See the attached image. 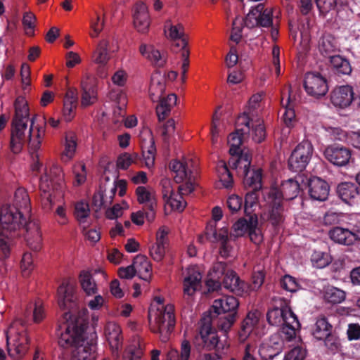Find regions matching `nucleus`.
I'll return each mask as SVG.
<instances>
[{"label":"nucleus","instance_id":"obj_1","mask_svg":"<svg viewBox=\"0 0 360 360\" xmlns=\"http://www.w3.org/2000/svg\"><path fill=\"white\" fill-rule=\"evenodd\" d=\"M58 295L60 308L68 309L59 321L57 329L59 346L72 349V360H95L96 335L91 334L89 341L85 338L89 326L88 315L86 311H79L76 316L72 314L77 308L74 285L69 280H63L58 288Z\"/></svg>","mask_w":360,"mask_h":360},{"label":"nucleus","instance_id":"obj_2","mask_svg":"<svg viewBox=\"0 0 360 360\" xmlns=\"http://www.w3.org/2000/svg\"><path fill=\"white\" fill-rule=\"evenodd\" d=\"M25 214L9 204L4 205L0 211V253L4 257H9L13 238L25 233L29 221Z\"/></svg>","mask_w":360,"mask_h":360},{"label":"nucleus","instance_id":"obj_3","mask_svg":"<svg viewBox=\"0 0 360 360\" xmlns=\"http://www.w3.org/2000/svg\"><path fill=\"white\" fill-rule=\"evenodd\" d=\"M27 130V123L12 122L10 146L13 153H19L27 141H28L30 147L34 151H37L40 148L45 135L44 127H36L34 128V119L32 118L30 128L27 131V136H26L25 131Z\"/></svg>","mask_w":360,"mask_h":360},{"label":"nucleus","instance_id":"obj_4","mask_svg":"<svg viewBox=\"0 0 360 360\" xmlns=\"http://www.w3.org/2000/svg\"><path fill=\"white\" fill-rule=\"evenodd\" d=\"M154 301L162 307L157 308L154 314V324L151 323L152 312L150 310L148 312L150 330L153 333H160L161 340L165 342L175 326L174 307L172 304L164 307V298L161 297H155Z\"/></svg>","mask_w":360,"mask_h":360},{"label":"nucleus","instance_id":"obj_5","mask_svg":"<svg viewBox=\"0 0 360 360\" xmlns=\"http://www.w3.org/2000/svg\"><path fill=\"white\" fill-rule=\"evenodd\" d=\"M239 302L233 296H223L216 299L212 304L214 313L221 316L217 326L224 333L231 328L236 320Z\"/></svg>","mask_w":360,"mask_h":360},{"label":"nucleus","instance_id":"obj_6","mask_svg":"<svg viewBox=\"0 0 360 360\" xmlns=\"http://www.w3.org/2000/svg\"><path fill=\"white\" fill-rule=\"evenodd\" d=\"M266 207L260 214L261 223H268L274 234H277L285 220L284 206L276 199L277 191H267Z\"/></svg>","mask_w":360,"mask_h":360},{"label":"nucleus","instance_id":"obj_7","mask_svg":"<svg viewBox=\"0 0 360 360\" xmlns=\"http://www.w3.org/2000/svg\"><path fill=\"white\" fill-rule=\"evenodd\" d=\"M193 345L197 350H215L216 352L223 351L226 347L224 341L219 340L217 332L210 323H204L200 328L199 333L193 339Z\"/></svg>","mask_w":360,"mask_h":360},{"label":"nucleus","instance_id":"obj_8","mask_svg":"<svg viewBox=\"0 0 360 360\" xmlns=\"http://www.w3.org/2000/svg\"><path fill=\"white\" fill-rule=\"evenodd\" d=\"M168 29L169 33L167 37L174 41V45L181 48V75L183 80L185 79L186 74L189 67V51L187 49L188 41L187 37L184 33V26L179 23L172 25L170 20L165 22V30Z\"/></svg>","mask_w":360,"mask_h":360},{"label":"nucleus","instance_id":"obj_9","mask_svg":"<svg viewBox=\"0 0 360 360\" xmlns=\"http://www.w3.org/2000/svg\"><path fill=\"white\" fill-rule=\"evenodd\" d=\"M313 153V146L308 141L300 143L292 151L288 159V168L294 172H302L309 164Z\"/></svg>","mask_w":360,"mask_h":360},{"label":"nucleus","instance_id":"obj_10","mask_svg":"<svg viewBox=\"0 0 360 360\" xmlns=\"http://www.w3.org/2000/svg\"><path fill=\"white\" fill-rule=\"evenodd\" d=\"M64 174L62 169L58 165H53L49 172L46 171L41 176L39 181V188L44 193L47 202L51 204V189H58L63 184Z\"/></svg>","mask_w":360,"mask_h":360},{"label":"nucleus","instance_id":"obj_11","mask_svg":"<svg viewBox=\"0 0 360 360\" xmlns=\"http://www.w3.org/2000/svg\"><path fill=\"white\" fill-rule=\"evenodd\" d=\"M304 88L308 95L317 98L324 96L328 91L326 78L321 73L314 72L305 75Z\"/></svg>","mask_w":360,"mask_h":360},{"label":"nucleus","instance_id":"obj_12","mask_svg":"<svg viewBox=\"0 0 360 360\" xmlns=\"http://www.w3.org/2000/svg\"><path fill=\"white\" fill-rule=\"evenodd\" d=\"M295 315L289 306L288 301L284 298H278L275 300V304L272 308L269 309L266 313V320L271 326H281L288 316Z\"/></svg>","mask_w":360,"mask_h":360},{"label":"nucleus","instance_id":"obj_13","mask_svg":"<svg viewBox=\"0 0 360 360\" xmlns=\"http://www.w3.org/2000/svg\"><path fill=\"white\" fill-rule=\"evenodd\" d=\"M272 11L265 8L263 4L252 8L245 17V23L248 27H269L273 24Z\"/></svg>","mask_w":360,"mask_h":360},{"label":"nucleus","instance_id":"obj_14","mask_svg":"<svg viewBox=\"0 0 360 360\" xmlns=\"http://www.w3.org/2000/svg\"><path fill=\"white\" fill-rule=\"evenodd\" d=\"M169 169L176 174L174 180L176 183L179 184L186 180L184 186H180V190H185L187 193H191L194 190V184L192 182V172L189 169L186 162L179 160H172L169 163Z\"/></svg>","mask_w":360,"mask_h":360},{"label":"nucleus","instance_id":"obj_15","mask_svg":"<svg viewBox=\"0 0 360 360\" xmlns=\"http://www.w3.org/2000/svg\"><path fill=\"white\" fill-rule=\"evenodd\" d=\"M324 156L331 164L338 167H343L349 163L352 157V150L344 146L333 144L326 147L324 150Z\"/></svg>","mask_w":360,"mask_h":360},{"label":"nucleus","instance_id":"obj_16","mask_svg":"<svg viewBox=\"0 0 360 360\" xmlns=\"http://www.w3.org/2000/svg\"><path fill=\"white\" fill-rule=\"evenodd\" d=\"M332 104L342 109L349 107L354 98V92L352 86L349 85H341L334 88L330 94Z\"/></svg>","mask_w":360,"mask_h":360},{"label":"nucleus","instance_id":"obj_17","mask_svg":"<svg viewBox=\"0 0 360 360\" xmlns=\"http://www.w3.org/2000/svg\"><path fill=\"white\" fill-rule=\"evenodd\" d=\"M228 271L227 264L224 262H215L208 274L206 285L209 292L217 291L221 288V281Z\"/></svg>","mask_w":360,"mask_h":360},{"label":"nucleus","instance_id":"obj_18","mask_svg":"<svg viewBox=\"0 0 360 360\" xmlns=\"http://www.w3.org/2000/svg\"><path fill=\"white\" fill-rule=\"evenodd\" d=\"M300 185L297 179H289L283 181L280 188L271 187L268 191H277L276 199L283 202V200H291L295 198L300 192Z\"/></svg>","mask_w":360,"mask_h":360},{"label":"nucleus","instance_id":"obj_19","mask_svg":"<svg viewBox=\"0 0 360 360\" xmlns=\"http://www.w3.org/2000/svg\"><path fill=\"white\" fill-rule=\"evenodd\" d=\"M221 286L238 295H243L244 292H247L248 290V283L240 280L237 274L232 269L228 271V273L224 276L221 281Z\"/></svg>","mask_w":360,"mask_h":360},{"label":"nucleus","instance_id":"obj_20","mask_svg":"<svg viewBox=\"0 0 360 360\" xmlns=\"http://www.w3.org/2000/svg\"><path fill=\"white\" fill-rule=\"evenodd\" d=\"M283 347V340L278 335H274L260 345L259 354L263 359L271 360L282 352Z\"/></svg>","mask_w":360,"mask_h":360},{"label":"nucleus","instance_id":"obj_21","mask_svg":"<svg viewBox=\"0 0 360 360\" xmlns=\"http://www.w3.org/2000/svg\"><path fill=\"white\" fill-rule=\"evenodd\" d=\"M22 235L25 236L27 246L33 251L38 252L42 247V238L39 226L36 221H29L25 233Z\"/></svg>","mask_w":360,"mask_h":360},{"label":"nucleus","instance_id":"obj_22","mask_svg":"<svg viewBox=\"0 0 360 360\" xmlns=\"http://www.w3.org/2000/svg\"><path fill=\"white\" fill-rule=\"evenodd\" d=\"M309 194L311 199L318 201H324L329 194V185L319 177L314 176L308 182Z\"/></svg>","mask_w":360,"mask_h":360},{"label":"nucleus","instance_id":"obj_23","mask_svg":"<svg viewBox=\"0 0 360 360\" xmlns=\"http://www.w3.org/2000/svg\"><path fill=\"white\" fill-rule=\"evenodd\" d=\"M134 24L139 32H146L149 27V15L148 7L143 2H137L135 5Z\"/></svg>","mask_w":360,"mask_h":360},{"label":"nucleus","instance_id":"obj_24","mask_svg":"<svg viewBox=\"0 0 360 360\" xmlns=\"http://www.w3.org/2000/svg\"><path fill=\"white\" fill-rule=\"evenodd\" d=\"M105 335L110 347L113 351H118L122 344L120 326L113 322H109L105 327Z\"/></svg>","mask_w":360,"mask_h":360},{"label":"nucleus","instance_id":"obj_25","mask_svg":"<svg viewBox=\"0 0 360 360\" xmlns=\"http://www.w3.org/2000/svg\"><path fill=\"white\" fill-rule=\"evenodd\" d=\"M336 193L344 202L349 204L359 195V190L355 183L344 181L338 184Z\"/></svg>","mask_w":360,"mask_h":360},{"label":"nucleus","instance_id":"obj_26","mask_svg":"<svg viewBox=\"0 0 360 360\" xmlns=\"http://www.w3.org/2000/svg\"><path fill=\"white\" fill-rule=\"evenodd\" d=\"M328 236L331 240L338 244L349 246L354 243V238L352 230L340 226L332 228L328 231Z\"/></svg>","mask_w":360,"mask_h":360},{"label":"nucleus","instance_id":"obj_27","mask_svg":"<svg viewBox=\"0 0 360 360\" xmlns=\"http://www.w3.org/2000/svg\"><path fill=\"white\" fill-rule=\"evenodd\" d=\"M331 71L338 76L349 75L352 72V66L349 60L339 55L334 54L329 58Z\"/></svg>","mask_w":360,"mask_h":360},{"label":"nucleus","instance_id":"obj_28","mask_svg":"<svg viewBox=\"0 0 360 360\" xmlns=\"http://www.w3.org/2000/svg\"><path fill=\"white\" fill-rule=\"evenodd\" d=\"M82 87V105L89 106L96 101V88L93 79L85 78L81 82Z\"/></svg>","mask_w":360,"mask_h":360},{"label":"nucleus","instance_id":"obj_29","mask_svg":"<svg viewBox=\"0 0 360 360\" xmlns=\"http://www.w3.org/2000/svg\"><path fill=\"white\" fill-rule=\"evenodd\" d=\"M202 275L194 269H188L187 276L184 279V292L193 295L201 286Z\"/></svg>","mask_w":360,"mask_h":360},{"label":"nucleus","instance_id":"obj_30","mask_svg":"<svg viewBox=\"0 0 360 360\" xmlns=\"http://www.w3.org/2000/svg\"><path fill=\"white\" fill-rule=\"evenodd\" d=\"M260 312L258 310L250 311L241 323L240 329L238 332L240 340H244L252 332L259 320Z\"/></svg>","mask_w":360,"mask_h":360},{"label":"nucleus","instance_id":"obj_31","mask_svg":"<svg viewBox=\"0 0 360 360\" xmlns=\"http://www.w3.org/2000/svg\"><path fill=\"white\" fill-rule=\"evenodd\" d=\"M319 50L322 56L330 58L339 51L338 43L331 34H324L319 41Z\"/></svg>","mask_w":360,"mask_h":360},{"label":"nucleus","instance_id":"obj_32","mask_svg":"<svg viewBox=\"0 0 360 360\" xmlns=\"http://www.w3.org/2000/svg\"><path fill=\"white\" fill-rule=\"evenodd\" d=\"M165 90V79L160 75L151 77L149 87V96L153 102H158L163 97Z\"/></svg>","mask_w":360,"mask_h":360},{"label":"nucleus","instance_id":"obj_33","mask_svg":"<svg viewBox=\"0 0 360 360\" xmlns=\"http://www.w3.org/2000/svg\"><path fill=\"white\" fill-rule=\"evenodd\" d=\"M176 96L174 94H169L166 98L162 97L158 102L156 113L160 121L164 120L170 113L172 108L176 103Z\"/></svg>","mask_w":360,"mask_h":360},{"label":"nucleus","instance_id":"obj_34","mask_svg":"<svg viewBox=\"0 0 360 360\" xmlns=\"http://www.w3.org/2000/svg\"><path fill=\"white\" fill-rule=\"evenodd\" d=\"M9 205L15 207L17 210L24 214L29 213L30 211V200L27 191L22 188H18L14 194L13 204Z\"/></svg>","mask_w":360,"mask_h":360},{"label":"nucleus","instance_id":"obj_35","mask_svg":"<svg viewBox=\"0 0 360 360\" xmlns=\"http://www.w3.org/2000/svg\"><path fill=\"white\" fill-rule=\"evenodd\" d=\"M243 184L245 186L253 190H260L262 188V173L260 169L252 170L250 169L243 171Z\"/></svg>","mask_w":360,"mask_h":360},{"label":"nucleus","instance_id":"obj_36","mask_svg":"<svg viewBox=\"0 0 360 360\" xmlns=\"http://www.w3.org/2000/svg\"><path fill=\"white\" fill-rule=\"evenodd\" d=\"M281 326H282L281 333L283 335V338L288 341H291L295 338L296 331L300 328V323L295 314L288 316V320Z\"/></svg>","mask_w":360,"mask_h":360},{"label":"nucleus","instance_id":"obj_37","mask_svg":"<svg viewBox=\"0 0 360 360\" xmlns=\"http://www.w3.org/2000/svg\"><path fill=\"white\" fill-rule=\"evenodd\" d=\"M15 116L12 122L27 123L29 117V108L23 97L16 98L15 103Z\"/></svg>","mask_w":360,"mask_h":360},{"label":"nucleus","instance_id":"obj_38","mask_svg":"<svg viewBox=\"0 0 360 360\" xmlns=\"http://www.w3.org/2000/svg\"><path fill=\"white\" fill-rule=\"evenodd\" d=\"M134 265H136V272L139 277L144 281H149L151 277V265L148 258L142 255H139L134 257Z\"/></svg>","mask_w":360,"mask_h":360},{"label":"nucleus","instance_id":"obj_39","mask_svg":"<svg viewBox=\"0 0 360 360\" xmlns=\"http://www.w3.org/2000/svg\"><path fill=\"white\" fill-rule=\"evenodd\" d=\"M333 329V327L328 322L327 318L325 316L320 317L317 319L314 324L312 335L316 339L321 340L326 338V335L330 334Z\"/></svg>","mask_w":360,"mask_h":360},{"label":"nucleus","instance_id":"obj_40","mask_svg":"<svg viewBox=\"0 0 360 360\" xmlns=\"http://www.w3.org/2000/svg\"><path fill=\"white\" fill-rule=\"evenodd\" d=\"M80 285L86 295L91 296L97 292V285L92 275L86 271H82L79 276Z\"/></svg>","mask_w":360,"mask_h":360},{"label":"nucleus","instance_id":"obj_41","mask_svg":"<svg viewBox=\"0 0 360 360\" xmlns=\"http://www.w3.org/2000/svg\"><path fill=\"white\" fill-rule=\"evenodd\" d=\"M109 42L106 39L101 40L93 54L94 61L99 65H105L110 59L108 52Z\"/></svg>","mask_w":360,"mask_h":360},{"label":"nucleus","instance_id":"obj_42","mask_svg":"<svg viewBox=\"0 0 360 360\" xmlns=\"http://www.w3.org/2000/svg\"><path fill=\"white\" fill-rule=\"evenodd\" d=\"M245 135L247 134L244 133V130H239V128L236 129V131L229 135L228 142L230 145L229 153L231 155H238L241 152L240 145Z\"/></svg>","mask_w":360,"mask_h":360},{"label":"nucleus","instance_id":"obj_43","mask_svg":"<svg viewBox=\"0 0 360 360\" xmlns=\"http://www.w3.org/2000/svg\"><path fill=\"white\" fill-rule=\"evenodd\" d=\"M142 155L148 167L153 166L155 161L156 148L152 136H150L148 143H143L141 146Z\"/></svg>","mask_w":360,"mask_h":360},{"label":"nucleus","instance_id":"obj_44","mask_svg":"<svg viewBox=\"0 0 360 360\" xmlns=\"http://www.w3.org/2000/svg\"><path fill=\"white\" fill-rule=\"evenodd\" d=\"M191 353V346L188 340H184L181 344V349L172 350L169 353V360H189Z\"/></svg>","mask_w":360,"mask_h":360},{"label":"nucleus","instance_id":"obj_45","mask_svg":"<svg viewBox=\"0 0 360 360\" xmlns=\"http://www.w3.org/2000/svg\"><path fill=\"white\" fill-rule=\"evenodd\" d=\"M345 292L335 287L328 288L324 293L325 300L330 304L341 303L345 300Z\"/></svg>","mask_w":360,"mask_h":360},{"label":"nucleus","instance_id":"obj_46","mask_svg":"<svg viewBox=\"0 0 360 360\" xmlns=\"http://www.w3.org/2000/svg\"><path fill=\"white\" fill-rule=\"evenodd\" d=\"M311 261L313 266L318 269H323L330 264L332 260L328 253L321 251H314L311 255Z\"/></svg>","mask_w":360,"mask_h":360},{"label":"nucleus","instance_id":"obj_47","mask_svg":"<svg viewBox=\"0 0 360 360\" xmlns=\"http://www.w3.org/2000/svg\"><path fill=\"white\" fill-rule=\"evenodd\" d=\"M257 214H253L248 216L247 218H240L233 226V229L237 236H243L245 233H248L249 228L250 227V221L256 217Z\"/></svg>","mask_w":360,"mask_h":360},{"label":"nucleus","instance_id":"obj_48","mask_svg":"<svg viewBox=\"0 0 360 360\" xmlns=\"http://www.w3.org/2000/svg\"><path fill=\"white\" fill-rule=\"evenodd\" d=\"M258 224V217L257 216L250 221V227L248 231L250 240L257 245L260 244L263 241V235Z\"/></svg>","mask_w":360,"mask_h":360},{"label":"nucleus","instance_id":"obj_49","mask_svg":"<svg viewBox=\"0 0 360 360\" xmlns=\"http://www.w3.org/2000/svg\"><path fill=\"white\" fill-rule=\"evenodd\" d=\"M90 209L87 202L84 201L77 202L75 205V216L79 223L86 221V219L89 216Z\"/></svg>","mask_w":360,"mask_h":360},{"label":"nucleus","instance_id":"obj_50","mask_svg":"<svg viewBox=\"0 0 360 360\" xmlns=\"http://www.w3.org/2000/svg\"><path fill=\"white\" fill-rule=\"evenodd\" d=\"M8 352L11 357L20 359L25 355L27 352V347L23 343L16 342L13 345L8 343L7 338Z\"/></svg>","mask_w":360,"mask_h":360},{"label":"nucleus","instance_id":"obj_51","mask_svg":"<svg viewBox=\"0 0 360 360\" xmlns=\"http://www.w3.org/2000/svg\"><path fill=\"white\" fill-rule=\"evenodd\" d=\"M325 346L331 351H337L340 348L341 343L340 340L335 331L331 330L330 334L326 335L323 338Z\"/></svg>","mask_w":360,"mask_h":360},{"label":"nucleus","instance_id":"obj_52","mask_svg":"<svg viewBox=\"0 0 360 360\" xmlns=\"http://www.w3.org/2000/svg\"><path fill=\"white\" fill-rule=\"evenodd\" d=\"M219 180L224 187L229 188H231L233 184V176L226 165H222L219 169Z\"/></svg>","mask_w":360,"mask_h":360},{"label":"nucleus","instance_id":"obj_53","mask_svg":"<svg viewBox=\"0 0 360 360\" xmlns=\"http://www.w3.org/2000/svg\"><path fill=\"white\" fill-rule=\"evenodd\" d=\"M280 285L283 289L291 292H296L298 289V283L296 279L288 274L281 278Z\"/></svg>","mask_w":360,"mask_h":360},{"label":"nucleus","instance_id":"obj_54","mask_svg":"<svg viewBox=\"0 0 360 360\" xmlns=\"http://www.w3.org/2000/svg\"><path fill=\"white\" fill-rule=\"evenodd\" d=\"M236 155L238 156V160L236 165V168H243V171L250 169L252 158L248 153L244 152L243 150H241V152Z\"/></svg>","mask_w":360,"mask_h":360},{"label":"nucleus","instance_id":"obj_55","mask_svg":"<svg viewBox=\"0 0 360 360\" xmlns=\"http://www.w3.org/2000/svg\"><path fill=\"white\" fill-rule=\"evenodd\" d=\"M20 267L24 276H27L33 269L32 255L29 252L24 253L20 262Z\"/></svg>","mask_w":360,"mask_h":360},{"label":"nucleus","instance_id":"obj_56","mask_svg":"<svg viewBox=\"0 0 360 360\" xmlns=\"http://www.w3.org/2000/svg\"><path fill=\"white\" fill-rule=\"evenodd\" d=\"M265 278V272L263 270L254 271L252 276V283L248 285L251 290H258L263 285Z\"/></svg>","mask_w":360,"mask_h":360},{"label":"nucleus","instance_id":"obj_57","mask_svg":"<svg viewBox=\"0 0 360 360\" xmlns=\"http://www.w3.org/2000/svg\"><path fill=\"white\" fill-rule=\"evenodd\" d=\"M252 139L256 143H262L266 137V129L262 123L252 124Z\"/></svg>","mask_w":360,"mask_h":360},{"label":"nucleus","instance_id":"obj_58","mask_svg":"<svg viewBox=\"0 0 360 360\" xmlns=\"http://www.w3.org/2000/svg\"><path fill=\"white\" fill-rule=\"evenodd\" d=\"M136 194L137 195V200L139 203H147L150 205V202H155L151 197L150 193L144 186H138L136 189Z\"/></svg>","mask_w":360,"mask_h":360},{"label":"nucleus","instance_id":"obj_59","mask_svg":"<svg viewBox=\"0 0 360 360\" xmlns=\"http://www.w3.org/2000/svg\"><path fill=\"white\" fill-rule=\"evenodd\" d=\"M250 119L246 112L238 117L236 121V129L239 128V130H244V133L248 134L250 131Z\"/></svg>","mask_w":360,"mask_h":360},{"label":"nucleus","instance_id":"obj_60","mask_svg":"<svg viewBox=\"0 0 360 360\" xmlns=\"http://www.w3.org/2000/svg\"><path fill=\"white\" fill-rule=\"evenodd\" d=\"M150 53L147 55V58L150 60L154 65L162 67L165 65L166 60L164 56L160 53L158 50L155 49L153 46H150Z\"/></svg>","mask_w":360,"mask_h":360},{"label":"nucleus","instance_id":"obj_61","mask_svg":"<svg viewBox=\"0 0 360 360\" xmlns=\"http://www.w3.org/2000/svg\"><path fill=\"white\" fill-rule=\"evenodd\" d=\"M175 130V122L173 119L168 120L161 129V136L165 143H169V137Z\"/></svg>","mask_w":360,"mask_h":360},{"label":"nucleus","instance_id":"obj_62","mask_svg":"<svg viewBox=\"0 0 360 360\" xmlns=\"http://www.w3.org/2000/svg\"><path fill=\"white\" fill-rule=\"evenodd\" d=\"M165 245L155 243L150 248V254L152 258L156 262H160L165 254Z\"/></svg>","mask_w":360,"mask_h":360},{"label":"nucleus","instance_id":"obj_63","mask_svg":"<svg viewBox=\"0 0 360 360\" xmlns=\"http://www.w3.org/2000/svg\"><path fill=\"white\" fill-rule=\"evenodd\" d=\"M226 204L231 213H235L241 208L243 199L237 195H231L228 198Z\"/></svg>","mask_w":360,"mask_h":360},{"label":"nucleus","instance_id":"obj_64","mask_svg":"<svg viewBox=\"0 0 360 360\" xmlns=\"http://www.w3.org/2000/svg\"><path fill=\"white\" fill-rule=\"evenodd\" d=\"M307 352L302 347H295L292 349L286 355L288 360H304L306 357Z\"/></svg>","mask_w":360,"mask_h":360}]
</instances>
